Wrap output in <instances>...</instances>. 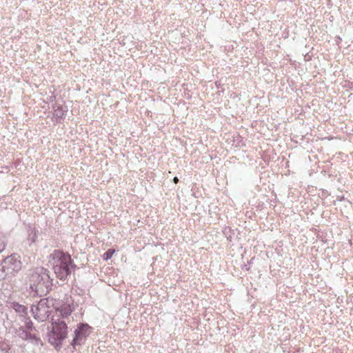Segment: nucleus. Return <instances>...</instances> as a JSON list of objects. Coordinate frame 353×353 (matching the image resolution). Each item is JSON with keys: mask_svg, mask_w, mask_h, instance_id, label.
Returning <instances> with one entry per match:
<instances>
[{"mask_svg": "<svg viewBox=\"0 0 353 353\" xmlns=\"http://www.w3.org/2000/svg\"><path fill=\"white\" fill-rule=\"evenodd\" d=\"M50 257L54 272L60 280H65L76 268L70 255L61 250H54L50 254Z\"/></svg>", "mask_w": 353, "mask_h": 353, "instance_id": "obj_1", "label": "nucleus"}, {"mask_svg": "<svg viewBox=\"0 0 353 353\" xmlns=\"http://www.w3.org/2000/svg\"><path fill=\"white\" fill-rule=\"evenodd\" d=\"M52 281L49 271L43 267H37L30 276V288L37 295L42 296L51 290Z\"/></svg>", "mask_w": 353, "mask_h": 353, "instance_id": "obj_2", "label": "nucleus"}, {"mask_svg": "<svg viewBox=\"0 0 353 353\" xmlns=\"http://www.w3.org/2000/svg\"><path fill=\"white\" fill-rule=\"evenodd\" d=\"M23 267L20 255L13 253L0 261V280H10L17 276Z\"/></svg>", "mask_w": 353, "mask_h": 353, "instance_id": "obj_3", "label": "nucleus"}, {"mask_svg": "<svg viewBox=\"0 0 353 353\" xmlns=\"http://www.w3.org/2000/svg\"><path fill=\"white\" fill-rule=\"evenodd\" d=\"M52 329L48 334V341L50 344L57 347L61 345L62 341L67 337V325L65 321L59 319L52 318Z\"/></svg>", "mask_w": 353, "mask_h": 353, "instance_id": "obj_4", "label": "nucleus"}, {"mask_svg": "<svg viewBox=\"0 0 353 353\" xmlns=\"http://www.w3.org/2000/svg\"><path fill=\"white\" fill-rule=\"evenodd\" d=\"M54 303V299L47 298L41 299L37 305H33L31 307V312L34 318L39 322L46 321L50 314V307Z\"/></svg>", "mask_w": 353, "mask_h": 353, "instance_id": "obj_5", "label": "nucleus"}, {"mask_svg": "<svg viewBox=\"0 0 353 353\" xmlns=\"http://www.w3.org/2000/svg\"><path fill=\"white\" fill-rule=\"evenodd\" d=\"M91 332L92 328L88 324L80 323L74 330V337L71 342L73 348L76 349L77 346L83 345Z\"/></svg>", "mask_w": 353, "mask_h": 353, "instance_id": "obj_6", "label": "nucleus"}, {"mask_svg": "<svg viewBox=\"0 0 353 353\" xmlns=\"http://www.w3.org/2000/svg\"><path fill=\"white\" fill-rule=\"evenodd\" d=\"M65 301L54 299L52 307L59 316L65 318L71 314L74 310L73 301L70 296H66Z\"/></svg>", "mask_w": 353, "mask_h": 353, "instance_id": "obj_7", "label": "nucleus"}, {"mask_svg": "<svg viewBox=\"0 0 353 353\" xmlns=\"http://www.w3.org/2000/svg\"><path fill=\"white\" fill-rule=\"evenodd\" d=\"M19 336L23 339L30 341L34 345H42V342L40 338L36 336L34 334L28 333L26 331L21 328L19 330Z\"/></svg>", "mask_w": 353, "mask_h": 353, "instance_id": "obj_8", "label": "nucleus"}, {"mask_svg": "<svg viewBox=\"0 0 353 353\" xmlns=\"http://www.w3.org/2000/svg\"><path fill=\"white\" fill-rule=\"evenodd\" d=\"M53 120L56 122H59L61 119H63L68 111L65 106L63 107L59 105H55L53 107Z\"/></svg>", "mask_w": 353, "mask_h": 353, "instance_id": "obj_9", "label": "nucleus"}, {"mask_svg": "<svg viewBox=\"0 0 353 353\" xmlns=\"http://www.w3.org/2000/svg\"><path fill=\"white\" fill-rule=\"evenodd\" d=\"M12 307L16 312L19 313L21 316L27 314L28 308L25 305L18 303H13Z\"/></svg>", "mask_w": 353, "mask_h": 353, "instance_id": "obj_10", "label": "nucleus"}, {"mask_svg": "<svg viewBox=\"0 0 353 353\" xmlns=\"http://www.w3.org/2000/svg\"><path fill=\"white\" fill-rule=\"evenodd\" d=\"M114 253V250L113 249H108L103 254V259L104 261H108L110 259L112 258L113 254Z\"/></svg>", "mask_w": 353, "mask_h": 353, "instance_id": "obj_11", "label": "nucleus"}, {"mask_svg": "<svg viewBox=\"0 0 353 353\" xmlns=\"http://www.w3.org/2000/svg\"><path fill=\"white\" fill-rule=\"evenodd\" d=\"M32 325H33V323H32V322L30 320H28V321H27L26 323V328L28 330H32Z\"/></svg>", "mask_w": 353, "mask_h": 353, "instance_id": "obj_12", "label": "nucleus"}, {"mask_svg": "<svg viewBox=\"0 0 353 353\" xmlns=\"http://www.w3.org/2000/svg\"><path fill=\"white\" fill-rule=\"evenodd\" d=\"M173 181L174 183H177L179 182V179L175 176L174 179H173Z\"/></svg>", "mask_w": 353, "mask_h": 353, "instance_id": "obj_13", "label": "nucleus"}, {"mask_svg": "<svg viewBox=\"0 0 353 353\" xmlns=\"http://www.w3.org/2000/svg\"><path fill=\"white\" fill-rule=\"evenodd\" d=\"M32 233H33V234H34V236H36V233H35V232H34V230H31V234H32Z\"/></svg>", "mask_w": 353, "mask_h": 353, "instance_id": "obj_14", "label": "nucleus"}, {"mask_svg": "<svg viewBox=\"0 0 353 353\" xmlns=\"http://www.w3.org/2000/svg\"><path fill=\"white\" fill-rule=\"evenodd\" d=\"M34 241H35V240H34V239L33 238V239H32L31 242H32V243H33V242H34Z\"/></svg>", "mask_w": 353, "mask_h": 353, "instance_id": "obj_15", "label": "nucleus"}]
</instances>
